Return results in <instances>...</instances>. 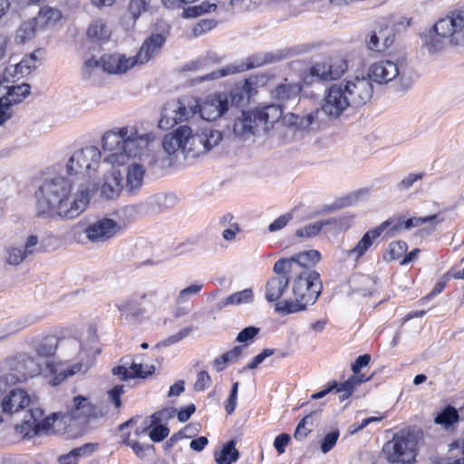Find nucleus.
<instances>
[{"instance_id":"nucleus-24","label":"nucleus","mask_w":464,"mask_h":464,"mask_svg":"<svg viewBox=\"0 0 464 464\" xmlns=\"http://www.w3.org/2000/svg\"><path fill=\"white\" fill-rule=\"evenodd\" d=\"M37 50L28 55H25L19 63L11 64L5 68L3 78L7 82H14L16 80L29 75L40 64L37 57Z\"/></svg>"},{"instance_id":"nucleus-14","label":"nucleus","mask_w":464,"mask_h":464,"mask_svg":"<svg viewBox=\"0 0 464 464\" xmlns=\"http://www.w3.org/2000/svg\"><path fill=\"white\" fill-rule=\"evenodd\" d=\"M320 253L316 250H309L300 253L291 258L277 260L273 267V271L287 272L289 275L311 276L317 274L310 269L320 259Z\"/></svg>"},{"instance_id":"nucleus-34","label":"nucleus","mask_w":464,"mask_h":464,"mask_svg":"<svg viewBox=\"0 0 464 464\" xmlns=\"http://www.w3.org/2000/svg\"><path fill=\"white\" fill-rule=\"evenodd\" d=\"M121 190V175L119 170L112 169L108 176H105L104 182L101 187V195L106 199L117 198Z\"/></svg>"},{"instance_id":"nucleus-2","label":"nucleus","mask_w":464,"mask_h":464,"mask_svg":"<svg viewBox=\"0 0 464 464\" xmlns=\"http://www.w3.org/2000/svg\"><path fill=\"white\" fill-rule=\"evenodd\" d=\"M39 215L72 219L79 217L91 200L88 184L56 176L46 179L35 192Z\"/></svg>"},{"instance_id":"nucleus-22","label":"nucleus","mask_w":464,"mask_h":464,"mask_svg":"<svg viewBox=\"0 0 464 464\" xmlns=\"http://www.w3.org/2000/svg\"><path fill=\"white\" fill-rule=\"evenodd\" d=\"M392 223L391 220H385L374 228L366 231L357 244L347 251V257L358 261L373 246L374 242L386 231V228Z\"/></svg>"},{"instance_id":"nucleus-47","label":"nucleus","mask_w":464,"mask_h":464,"mask_svg":"<svg viewBox=\"0 0 464 464\" xmlns=\"http://www.w3.org/2000/svg\"><path fill=\"white\" fill-rule=\"evenodd\" d=\"M217 8V5L203 2L198 5L188 6L184 9V17H197L206 13H210Z\"/></svg>"},{"instance_id":"nucleus-11","label":"nucleus","mask_w":464,"mask_h":464,"mask_svg":"<svg viewBox=\"0 0 464 464\" xmlns=\"http://www.w3.org/2000/svg\"><path fill=\"white\" fill-rule=\"evenodd\" d=\"M198 107L199 102L193 96L168 102L161 111L159 127L169 130L178 123L188 121L198 113Z\"/></svg>"},{"instance_id":"nucleus-51","label":"nucleus","mask_w":464,"mask_h":464,"mask_svg":"<svg viewBox=\"0 0 464 464\" xmlns=\"http://www.w3.org/2000/svg\"><path fill=\"white\" fill-rule=\"evenodd\" d=\"M264 0H230L231 8L237 11H251L257 8Z\"/></svg>"},{"instance_id":"nucleus-15","label":"nucleus","mask_w":464,"mask_h":464,"mask_svg":"<svg viewBox=\"0 0 464 464\" xmlns=\"http://www.w3.org/2000/svg\"><path fill=\"white\" fill-rule=\"evenodd\" d=\"M366 77L370 82L377 84H387L399 78L403 91L408 90L411 85L410 81L404 82V74L401 72L399 65L391 60H380L372 63L368 68Z\"/></svg>"},{"instance_id":"nucleus-1","label":"nucleus","mask_w":464,"mask_h":464,"mask_svg":"<svg viewBox=\"0 0 464 464\" xmlns=\"http://www.w3.org/2000/svg\"><path fill=\"white\" fill-rule=\"evenodd\" d=\"M155 136L141 130L136 123L114 127L102 137V150L106 153L104 163L113 168L129 165L125 189L129 195H135L142 187L145 164L149 161V147Z\"/></svg>"},{"instance_id":"nucleus-61","label":"nucleus","mask_w":464,"mask_h":464,"mask_svg":"<svg viewBox=\"0 0 464 464\" xmlns=\"http://www.w3.org/2000/svg\"><path fill=\"white\" fill-rule=\"evenodd\" d=\"M238 382L232 385L230 395L226 402L225 408L228 414H232L237 407Z\"/></svg>"},{"instance_id":"nucleus-33","label":"nucleus","mask_w":464,"mask_h":464,"mask_svg":"<svg viewBox=\"0 0 464 464\" xmlns=\"http://www.w3.org/2000/svg\"><path fill=\"white\" fill-rule=\"evenodd\" d=\"M62 17L63 14L58 8L44 5L40 8L34 19L39 30L44 31L53 28L61 21Z\"/></svg>"},{"instance_id":"nucleus-25","label":"nucleus","mask_w":464,"mask_h":464,"mask_svg":"<svg viewBox=\"0 0 464 464\" xmlns=\"http://www.w3.org/2000/svg\"><path fill=\"white\" fill-rule=\"evenodd\" d=\"M34 404L32 396L23 389H12L3 395L0 408L4 413L14 414Z\"/></svg>"},{"instance_id":"nucleus-42","label":"nucleus","mask_w":464,"mask_h":464,"mask_svg":"<svg viewBox=\"0 0 464 464\" xmlns=\"http://www.w3.org/2000/svg\"><path fill=\"white\" fill-rule=\"evenodd\" d=\"M459 420V413L452 406H447L434 419L436 424L449 428Z\"/></svg>"},{"instance_id":"nucleus-19","label":"nucleus","mask_w":464,"mask_h":464,"mask_svg":"<svg viewBox=\"0 0 464 464\" xmlns=\"http://www.w3.org/2000/svg\"><path fill=\"white\" fill-rule=\"evenodd\" d=\"M43 372L42 364L28 355L19 357L15 368L3 375L9 384L14 385Z\"/></svg>"},{"instance_id":"nucleus-23","label":"nucleus","mask_w":464,"mask_h":464,"mask_svg":"<svg viewBox=\"0 0 464 464\" xmlns=\"http://www.w3.org/2000/svg\"><path fill=\"white\" fill-rule=\"evenodd\" d=\"M155 367L150 364L143 363L140 356H136L131 362H125L122 365L112 369V374L118 376L120 380L126 381L136 377L145 378L151 374Z\"/></svg>"},{"instance_id":"nucleus-21","label":"nucleus","mask_w":464,"mask_h":464,"mask_svg":"<svg viewBox=\"0 0 464 464\" xmlns=\"http://www.w3.org/2000/svg\"><path fill=\"white\" fill-rule=\"evenodd\" d=\"M229 107L228 95L226 92H216L208 95L198 109L203 120L211 121L219 119Z\"/></svg>"},{"instance_id":"nucleus-29","label":"nucleus","mask_w":464,"mask_h":464,"mask_svg":"<svg viewBox=\"0 0 464 464\" xmlns=\"http://www.w3.org/2000/svg\"><path fill=\"white\" fill-rule=\"evenodd\" d=\"M11 83L5 82L4 78H0V101L10 108L13 104L21 102L30 93L29 84L14 85Z\"/></svg>"},{"instance_id":"nucleus-28","label":"nucleus","mask_w":464,"mask_h":464,"mask_svg":"<svg viewBox=\"0 0 464 464\" xmlns=\"http://www.w3.org/2000/svg\"><path fill=\"white\" fill-rule=\"evenodd\" d=\"M274 273L275 276L267 280L265 289V298L269 303L282 298L290 284V276L287 272L274 271Z\"/></svg>"},{"instance_id":"nucleus-46","label":"nucleus","mask_w":464,"mask_h":464,"mask_svg":"<svg viewBox=\"0 0 464 464\" xmlns=\"http://www.w3.org/2000/svg\"><path fill=\"white\" fill-rule=\"evenodd\" d=\"M330 224V221H316L296 229L295 236L298 237H312L319 234L323 227Z\"/></svg>"},{"instance_id":"nucleus-53","label":"nucleus","mask_w":464,"mask_h":464,"mask_svg":"<svg viewBox=\"0 0 464 464\" xmlns=\"http://www.w3.org/2000/svg\"><path fill=\"white\" fill-rule=\"evenodd\" d=\"M216 24L217 23L215 20L201 19L193 27V34L196 37L204 34L212 30L216 26Z\"/></svg>"},{"instance_id":"nucleus-59","label":"nucleus","mask_w":464,"mask_h":464,"mask_svg":"<svg viewBox=\"0 0 464 464\" xmlns=\"http://www.w3.org/2000/svg\"><path fill=\"white\" fill-rule=\"evenodd\" d=\"M169 433V428L163 425L156 424L150 432V438L154 442H160L168 437Z\"/></svg>"},{"instance_id":"nucleus-60","label":"nucleus","mask_w":464,"mask_h":464,"mask_svg":"<svg viewBox=\"0 0 464 464\" xmlns=\"http://www.w3.org/2000/svg\"><path fill=\"white\" fill-rule=\"evenodd\" d=\"M275 351L273 349H265L262 353L253 358V360L246 364L245 369L253 370L257 368L267 357L273 355Z\"/></svg>"},{"instance_id":"nucleus-9","label":"nucleus","mask_w":464,"mask_h":464,"mask_svg":"<svg viewBox=\"0 0 464 464\" xmlns=\"http://www.w3.org/2000/svg\"><path fill=\"white\" fill-rule=\"evenodd\" d=\"M102 152L96 146H85L75 150L65 164L67 177L90 186L101 165Z\"/></svg>"},{"instance_id":"nucleus-58","label":"nucleus","mask_w":464,"mask_h":464,"mask_svg":"<svg viewBox=\"0 0 464 464\" xmlns=\"http://www.w3.org/2000/svg\"><path fill=\"white\" fill-rule=\"evenodd\" d=\"M124 392L123 385H116L108 391V399L114 405L115 409H120L121 406V396Z\"/></svg>"},{"instance_id":"nucleus-54","label":"nucleus","mask_w":464,"mask_h":464,"mask_svg":"<svg viewBox=\"0 0 464 464\" xmlns=\"http://www.w3.org/2000/svg\"><path fill=\"white\" fill-rule=\"evenodd\" d=\"M174 412H175V410L164 409L162 411L153 413L150 416V419H151L150 423V424L146 423V426L143 428V430H146L150 426L156 425L163 420H167L170 419L173 416Z\"/></svg>"},{"instance_id":"nucleus-44","label":"nucleus","mask_w":464,"mask_h":464,"mask_svg":"<svg viewBox=\"0 0 464 464\" xmlns=\"http://www.w3.org/2000/svg\"><path fill=\"white\" fill-rule=\"evenodd\" d=\"M370 379L371 377H366L364 374H353L351 377L348 378V380H346L340 385L337 384V387L334 390H336V392H347L348 393L352 394L357 386L368 382Z\"/></svg>"},{"instance_id":"nucleus-13","label":"nucleus","mask_w":464,"mask_h":464,"mask_svg":"<svg viewBox=\"0 0 464 464\" xmlns=\"http://www.w3.org/2000/svg\"><path fill=\"white\" fill-rule=\"evenodd\" d=\"M136 65V60L133 56L127 57L121 53H106L99 59H88L84 63L83 72L88 75L98 70L110 74H122Z\"/></svg>"},{"instance_id":"nucleus-48","label":"nucleus","mask_w":464,"mask_h":464,"mask_svg":"<svg viewBox=\"0 0 464 464\" xmlns=\"http://www.w3.org/2000/svg\"><path fill=\"white\" fill-rule=\"evenodd\" d=\"M408 246L406 242L399 240L392 242L389 245L388 250L384 258L387 261H394L399 259L406 252Z\"/></svg>"},{"instance_id":"nucleus-18","label":"nucleus","mask_w":464,"mask_h":464,"mask_svg":"<svg viewBox=\"0 0 464 464\" xmlns=\"http://www.w3.org/2000/svg\"><path fill=\"white\" fill-rule=\"evenodd\" d=\"M122 228L120 222L112 218H102L89 224L83 232L90 242L100 244L119 235Z\"/></svg>"},{"instance_id":"nucleus-17","label":"nucleus","mask_w":464,"mask_h":464,"mask_svg":"<svg viewBox=\"0 0 464 464\" xmlns=\"http://www.w3.org/2000/svg\"><path fill=\"white\" fill-rule=\"evenodd\" d=\"M39 252H41V247L38 237L30 235L24 243L6 246L4 249L3 260L10 266H18Z\"/></svg>"},{"instance_id":"nucleus-6","label":"nucleus","mask_w":464,"mask_h":464,"mask_svg":"<svg viewBox=\"0 0 464 464\" xmlns=\"http://www.w3.org/2000/svg\"><path fill=\"white\" fill-rule=\"evenodd\" d=\"M289 276L290 295L285 300L276 304V311L285 315L304 311L308 305L314 304L322 290L319 274Z\"/></svg>"},{"instance_id":"nucleus-50","label":"nucleus","mask_w":464,"mask_h":464,"mask_svg":"<svg viewBox=\"0 0 464 464\" xmlns=\"http://www.w3.org/2000/svg\"><path fill=\"white\" fill-rule=\"evenodd\" d=\"M150 0H130L129 13L135 22L142 13L146 12Z\"/></svg>"},{"instance_id":"nucleus-8","label":"nucleus","mask_w":464,"mask_h":464,"mask_svg":"<svg viewBox=\"0 0 464 464\" xmlns=\"http://www.w3.org/2000/svg\"><path fill=\"white\" fill-rule=\"evenodd\" d=\"M422 40L430 53L442 49L447 44L464 46V12H454L440 19L422 35Z\"/></svg>"},{"instance_id":"nucleus-37","label":"nucleus","mask_w":464,"mask_h":464,"mask_svg":"<svg viewBox=\"0 0 464 464\" xmlns=\"http://www.w3.org/2000/svg\"><path fill=\"white\" fill-rule=\"evenodd\" d=\"M33 324V318L30 316H24L7 322L0 327V341L5 340L6 337L16 334Z\"/></svg>"},{"instance_id":"nucleus-36","label":"nucleus","mask_w":464,"mask_h":464,"mask_svg":"<svg viewBox=\"0 0 464 464\" xmlns=\"http://www.w3.org/2000/svg\"><path fill=\"white\" fill-rule=\"evenodd\" d=\"M254 302V292L251 288H246L242 291L236 292L227 298L219 301L217 304L221 309L230 305H241L251 304Z\"/></svg>"},{"instance_id":"nucleus-38","label":"nucleus","mask_w":464,"mask_h":464,"mask_svg":"<svg viewBox=\"0 0 464 464\" xmlns=\"http://www.w3.org/2000/svg\"><path fill=\"white\" fill-rule=\"evenodd\" d=\"M239 458V452L236 449L234 440L227 442L220 451L215 452V460L217 464H232Z\"/></svg>"},{"instance_id":"nucleus-43","label":"nucleus","mask_w":464,"mask_h":464,"mask_svg":"<svg viewBox=\"0 0 464 464\" xmlns=\"http://www.w3.org/2000/svg\"><path fill=\"white\" fill-rule=\"evenodd\" d=\"M58 347V341L53 336L44 338L36 347V353L40 357H50L53 355Z\"/></svg>"},{"instance_id":"nucleus-49","label":"nucleus","mask_w":464,"mask_h":464,"mask_svg":"<svg viewBox=\"0 0 464 464\" xmlns=\"http://www.w3.org/2000/svg\"><path fill=\"white\" fill-rule=\"evenodd\" d=\"M317 415V412H312L308 415H306L297 425L294 438L297 440H304L307 434L312 431L311 428L306 427V423H309L310 420H314V417Z\"/></svg>"},{"instance_id":"nucleus-10","label":"nucleus","mask_w":464,"mask_h":464,"mask_svg":"<svg viewBox=\"0 0 464 464\" xmlns=\"http://www.w3.org/2000/svg\"><path fill=\"white\" fill-rule=\"evenodd\" d=\"M420 433L410 429L396 432L382 448L385 459L390 464H412L418 454Z\"/></svg>"},{"instance_id":"nucleus-63","label":"nucleus","mask_w":464,"mask_h":464,"mask_svg":"<svg viewBox=\"0 0 464 464\" xmlns=\"http://www.w3.org/2000/svg\"><path fill=\"white\" fill-rule=\"evenodd\" d=\"M371 362V355L370 354H363L357 357L355 362L352 363V371L354 375H361L360 371L362 368L367 366L369 362Z\"/></svg>"},{"instance_id":"nucleus-26","label":"nucleus","mask_w":464,"mask_h":464,"mask_svg":"<svg viewBox=\"0 0 464 464\" xmlns=\"http://www.w3.org/2000/svg\"><path fill=\"white\" fill-rule=\"evenodd\" d=\"M167 35L164 33H152L142 43L138 53L133 56L137 65H143L154 58L163 47Z\"/></svg>"},{"instance_id":"nucleus-39","label":"nucleus","mask_w":464,"mask_h":464,"mask_svg":"<svg viewBox=\"0 0 464 464\" xmlns=\"http://www.w3.org/2000/svg\"><path fill=\"white\" fill-rule=\"evenodd\" d=\"M38 31L40 30L34 19L24 22L16 31L15 41L20 44L30 41L36 35Z\"/></svg>"},{"instance_id":"nucleus-3","label":"nucleus","mask_w":464,"mask_h":464,"mask_svg":"<svg viewBox=\"0 0 464 464\" xmlns=\"http://www.w3.org/2000/svg\"><path fill=\"white\" fill-rule=\"evenodd\" d=\"M372 94V83L366 76H350L325 91L322 111L329 119L335 120L350 108L365 105Z\"/></svg>"},{"instance_id":"nucleus-5","label":"nucleus","mask_w":464,"mask_h":464,"mask_svg":"<svg viewBox=\"0 0 464 464\" xmlns=\"http://www.w3.org/2000/svg\"><path fill=\"white\" fill-rule=\"evenodd\" d=\"M63 345L69 349H78L77 358L79 362L71 367H66L63 363L46 362L44 372L50 376L49 383L53 386L59 385L67 377L77 372H87L92 366L96 355L100 353L97 334L92 327H89L86 334L82 335L80 340L70 339L65 341Z\"/></svg>"},{"instance_id":"nucleus-55","label":"nucleus","mask_w":464,"mask_h":464,"mask_svg":"<svg viewBox=\"0 0 464 464\" xmlns=\"http://www.w3.org/2000/svg\"><path fill=\"white\" fill-rule=\"evenodd\" d=\"M438 218L437 215H430V216H428V217H425V218H408L407 220H405V223H404V229L405 230H409L412 227H420L426 223H431L433 222L434 220H436Z\"/></svg>"},{"instance_id":"nucleus-27","label":"nucleus","mask_w":464,"mask_h":464,"mask_svg":"<svg viewBox=\"0 0 464 464\" xmlns=\"http://www.w3.org/2000/svg\"><path fill=\"white\" fill-rule=\"evenodd\" d=\"M395 40V33L392 26H379L366 38L367 48L374 52H384Z\"/></svg>"},{"instance_id":"nucleus-64","label":"nucleus","mask_w":464,"mask_h":464,"mask_svg":"<svg viewBox=\"0 0 464 464\" xmlns=\"http://www.w3.org/2000/svg\"><path fill=\"white\" fill-rule=\"evenodd\" d=\"M423 177L422 173H410L398 184L400 189L410 188L416 181L421 179Z\"/></svg>"},{"instance_id":"nucleus-4","label":"nucleus","mask_w":464,"mask_h":464,"mask_svg":"<svg viewBox=\"0 0 464 464\" xmlns=\"http://www.w3.org/2000/svg\"><path fill=\"white\" fill-rule=\"evenodd\" d=\"M223 140L221 130L205 126L194 132L187 125L166 134L162 140L164 151L171 156L181 153L185 158H197L216 148Z\"/></svg>"},{"instance_id":"nucleus-56","label":"nucleus","mask_w":464,"mask_h":464,"mask_svg":"<svg viewBox=\"0 0 464 464\" xmlns=\"http://www.w3.org/2000/svg\"><path fill=\"white\" fill-rule=\"evenodd\" d=\"M338 438H339L338 430H333V431L327 433L324 436V438L323 439V441L321 444V450L324 453L329 452L336 444Z\"/></svg>"},{"instance_id":"nucleus-62","label":"nucleus","mask_w":464,"mask_h":464,"mask_svg":"<svg viewBox=\"0 0 464 464\" xmlns=\"http://www.w3.org/2000/svg\"><path fill=\"white\" fill-rule=\"evenodd\" d=\"M211 382V378L206 371H201L197 375V380L194 384L196 391H204L207 389Z\"/></svg>"},{"instance_id":"nucleus-45","label":"nucleus","mask_w":464,"mask_h":464,"mask_svg":"<svg viewBox=\"0 0 464 464\" xmlns=\"http://www.w3.org/2000/svg\"><path fill=\"white\" fill-rule=\"evenodd\" d=\"M202 288L203 284L198 282L181 289L176 297L177 304H185L188 302L191 297L198 295Z\"/></svg>"},{"instance_id":"nucleus-35","label":"nucleus","mask_w":464,"mask_h":464,"mask_svg":"<svg viewBox=\"0 0 464 464\" xmlns=\"http://www.w3.org/2000/svg\"><path fill=\"white\" fill-rule=\"evenodd\" d=\"M254 82L251 79L235 85L228 95L229 104L238 106L245 100H249Z\"/></svg>"},{"instance_id":"nucleus-32","label":"nucleus","mask_w":464,"mask_h":464,"mask_svg":"<svg viewBox=\"0 0 464 464\" xmlns=\"http://www.w3.org/2000/svg\"><path fill=\"white\" fill-rule=\"evenodd\" d=\"M321 113H324L322 107L320 109H315L305 115L289 113L285 116V120L288 124L295 126L299 130H305L309 128H314V126L317 128L321 126L322 120L319 117Z\"/></svg>"},{"instance_id":"nucleus-41","label":"nucleus","mask_w":464,"mask_h":464,"mask_svg":"<svg viewBox=\"0 0 464 464\" xmlns=\"http://www.w3.org/2000/svg\"><path fill=\"white\" fill-rule=\"evenodd\" d=\"M300 92V88L296 84H292L288 82L282 83L278 85L273 94L276 98L282 102L289 101L292 99H295Z\"/></svg>"},{"instance_id":"nucleus-20","label":"nucleus","mask_w":464,"mask_h":464,"mask_svg":"<svg viewBox=\"0 0 464 464\" xmlns=\"http://www.w3.org/2000/svg\"><path fill=\"white\" fill-rule=\"evenodd\" d=\"M274 61V55L270 53H257L247 58L246 63L232 64L223 68L222 70L215 71L211 73L200 77V81H209L218 79L220 77L244 72L245 70L260 67L264 64L269 63Z\"/></svg>"},{"instance_id":"nucleus-30","label":"nucleus","mask_w":464,"mask_h":464,"mask_svg":"<svg viewBox=\"0 0 464 464\" xmlns=\"http://www.w3.org/2000/svg\"><path fill=\"white\" fill-rule=\"evenodd\" d=\"M147 298V293L137 292L128 298L116 304V307L121 313V316L127 320H136L144 313L141 303Z\"/></svg>"},{"instance_id":"nucleus-12","label":"nucleus","mask_w":464,"mask_h":464,"mask_svg":"<svg viewBox=\"0 0 464 464\" xmlns=\"http://www.w3.org/2000/svg\"><path fill=\"white\" fill-rule=\"evenodd\" d=\"M108 411L109 408L105 402L99 401L93 404L87 397L79 395L73 398L64 417L83 427L92 420L103 417Z\"/></svg>"},{"instance_id":"nucleus-16","label":"nucleus","mask_w":464,"mask_h":464,"mask_svg":"<svg viewBox=\"0 0 464 464\" xmlns=\"http://www.w3.org/2000/svg\"><path fill=\"white\" fill-rule=\"evenodd\" d=\"M44 411L38 407H31L21 424L15 425V430L24 438H31L41 432H47L53 425L57 417L53 413L50 417L43 418Z\"/></svg>"},{"instance_id":"nucleus-57","label":"nucleus","mask_w":464,"mask_h":464,"mask_svg":"<svg viewBox=\"0 0 464 464\" xmlns=\"http://www.w3.org/2000/svg\"><path fill=\"white\" fill-rule=\"evenodd\" d=\"M293 218V214L291 213H285L280 217H278L276 220H274L269 226H268V231L273 233L276 232L278 230L283 229L290 220Z\"/></svg>"},{"instance_id":"nucleus-40","label":"nucleus","mask_w":464,"mask_h":464,"mask_svg":"<svg viewBox=\"0 0 464 464\" xmlns=\"http://www.w3.org/2000/svg\"><path fill=\"white\" fill-rule=\"evenodd\" d=\"M87 35L89 38L96 41H105L111 36V31L106 24L99 19L93 21L88 27Z\"/></svg>"},{"instance_id":"nucleus-7","label":"nucleus","mask_w":464,"mask_h":464,"mask_svg":"<svg viewBox=\"0 0 464 464\" xmlns=\"http://www.w3.org/2000/svg\"><path fill=\"white\" fill-rule=\"evenodd\" d=\"M283 114L280 105L269 104L251 111H243L236 117L233 123L234 135L247 140L260 132H266L269 126L276 122Z\"/></svg>"},{"instance_id":"nucleus-31","label":"nucleus","mask_w":464,"mask_h":464,"mask_svg":"<svg viewBox=\"0 0 464 464\" xmlns=\"http://www.w3.org/2000/svg\"><path fill=\"white\" fill-rule=\"evenodd\" d=\"M347 69V63L340 59L331 63H317L312 67L311 72L322 81H332L340 78Z\"/></svg>"},{"instance_id":"nucleus-52","label":"nucleus","mask_w":464,"mask_h":464,"mask_svg":"<svg viewBox=\"0 0 464 464\" xmlns=\"http://www.w3.org/2000/svg\"><path fill=\"white\" fill-rule=\"evenodd\" d=\"M260 329L256 326H248L240 331L237 336V341L242 343L252 342L259 334Z\"/></svg>"}]
</instances>
